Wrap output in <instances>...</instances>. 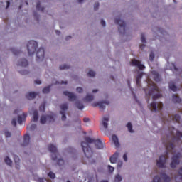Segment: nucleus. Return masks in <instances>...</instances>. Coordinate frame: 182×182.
Listing matches in <instances>:
<instances>
[{"mask_svg": "<svg viewBox=\"0 0 182 182\" xmlns=\"http://www.w3.org/2000/svg\"><path fill=\"white\" fill-rule=\"evenodd\" d=\"M145 47H146V45L142 44L140 46V49H144Z\"/></svg>", "mask_w": 182, "mask_h": 182, "instance_id": "obj_63", "label": "nucleus"}, {"mask_svg": "<svg viewBox=\"0 0 182 182\" xmlns=\"http://www.w3.org/2000/svg\"><path fill=\"white\" fill-rule=\"evenodd\" d=\"M39 182H49L46 178H39Z\"/></svg>", "mask_w": 182, "mask_h": 182, "instance_id": "obj_54", "label": "nucleus"}, {"mask_svg": "<svg viewBox=\"0 0 182 182\" xmlns=\"http://www.w3.org/2000/svg\"><path fill=\"white\" fill-rule=\"evenodd\" d=\"M4 161L8 166H12V161L8 156L5 158Z\"/></svg>", "mask_w": 182, "mask_h": 182, "instance_id": "obj_34", "label": "nucleus"}, {"mask_svg": "<svg viewBox=\"0 0 182 182\" xmlns=\"http://www.w3.org/2000/svg\"><path fill=\"white\" fill-rule=\"evenodd\" d=\"M48 150L51 154L52 160H58V156H59V153L58 152L57 148L53 144L48 145Z\"/></svg>", "mask_w": 182, "mask_h": 182, "instance_id": "obj_8", "label": "nucleus"}, {"mask_svg": "<svg viewBox=\"0 0 182 182\" xmlns=\"http://www.w3.org/2000/svg\"><path fill=\"white\" fill-rule=\"evenodd\" d=\"M131 65H132V66H137L138 69H139V70H143V69H146V66H144V65L141 64V63H140L139 60H137L136 59H133L132 60Z\"/></svg>", "mask_w": 182, "mask_h": 182, "instance_id": "obj_14", "label": "nucleus"}, {"mask_svg": "<svg viewBox=\"0 0 182 182\" xmlns=\"http://www.w3.org/2000/svg\"><path fill=\"white\" fill-rule=\"evenodd\" d=\"M182 158L181 153H177L171 158V162L170 164L171 168H176L178 164H180V159Z\"/></svg>", "mask_w": 182, "mask_h": 182, "instance_id": "obj_5", "label": "nucleus"}, {"mask_svg": "<svg viewBox=\"0 0 182 182\" xmlns=\"http://www.w3.org/2000/svg\"><path fill=\"white\" fill-rule=\"evenodd\" d=\"M35 83H36V85H41V83H42V82H41V80H35Z\"/></svg>", "mask_w": 182, "mask_h": 182, "instance_id": "obj_59", "label": "nucleus"}, {"mask_svg": "<svg viewBox=\"0 0 182 182\" xmlns=\"http://www.w3.org/2000/svg\"><path fill=\"white\" fill-rule=\"evenodd\" d=\"M143 75H144L143 73H139V74L137 75L136 79H139V80H141V78L143 77Z\"/></svg>", "mask_w": 182, "mask_h": 182, "instance_id": "obj_52", "label": "nucleus"}, {"mask_svg": "<svg viewBox=\"0 0 182 182\" xmlns=\"http://www.w3.org/2000/svg\"><path fill=\"white\" fill-rule=\"evenodd\" d=\"M151 112H157V104L156 102H151L149 107Z\"/></svg>", "mask_w": 182, "mask_h": 182, "instance_id": "obj_28", "label": "nucleus"}, {"mask_svg": "<svg viewBox=\"0 0 182 182\" xmlns=\"http://www.w3.org/2000/svg\"><path fill=\"white\" fill-rule=\"evenodd\" d=\"M19 73H21V75H28V73H29V71L26 70H23L19 71Z\"/></svg>", "mask_w": 182, "mask_h": 182, "instance_id": "obj_48", "label": "nucleus"}, {"mask_svg": "<svg viewBox=\"0 0 182 182\" xmlns=\"http://www.w3.org/2000/svg\"><path fill=\"white\" fill-rule=\"evenodd\" d=\"M11 124L12 126H14V127H16V119H13L11 121Z\"/></svg>", "mask_w": 182, "mask_h": 182, "instance_id": "obj_50", "label": "nucleus"}, {"mask_svg": "<svg viewBox=\"0 0 182 182\" xmlns=\"http://www.w3.org/2000/svg\"><path fill=\"white\" fill-rule=\"evenodd\" d=\"M50 92V86L46 87L43 89V93L48 94Z\"/></svg>", "mask_w": 182, "mask_h": 182, "instance_id": "obj_38", "label": "nucleus"}, {"mask_svg": "<svg viewBox=\"0 0 182 182\" xmlns=\"http://www.w3.org/2000/svg\"><path fill=\"white\" fill-rule=\"evenodd\" d=\"M149 85H150V86H152V88L148 92V96H152L153 100L160 99V97H163V95L160 93V90L159 89V87H157V85L156 83L151 82V84L149 83Z\"/></svg>", "mask_w": 182, "mask_h": 182, "instance_id": "obj_2", "label": "nucleus"}, {"mask_svg": "<svg viewBox=\"0 0 182 182\" xmlns=\"http://www.w3.org/2000/svg\"><path fill=\"white\" fill-rule=\"evenodd\" d=\"M28 116V114L23 113L22 116L19 115L18 117V124H21V123H23L26 120V117Z\"/></svg>", "mask_w": 182, "mask_h": 182, "instance_id": "obj_20", "label": "nucleus"}, {"mask_svg": "<svg viewBox=\"0 0 182 182\" xmlns=\"http://www.w3.org/2000/svg\"><path fill=\"white\" fill-rule=\"evenodd\" d=\"M116 25H119L120 28H118L119 33H126V22L120 19V17H117L114 19Z\"/></svg>", "mask_w": 182, "mask_h": 182, "instance_id": "obj_6", "label": "nucleus"}, {"mask_svg": "<svg viewBox=\"0 0 182 182\" xmlns=\"http://www.w3.org/2000/svg\"><path fill=\"white\" fill-rule=\"evenodd\" d=\"M94 97L92 95H87L85 98L84 100L85 102H92V100H93Z\"/></svg>", "mask_w": 182, "mask_h": 182, "instance_id": "obj_31", "label": "nucleus"}, {"mask_svg": "<svg viewBox=\"0 0 182 182\" xmlns=\"http://www.w3.org/2000/svg\"><path fill=\"white\" fill-rule=\"evenodd\" d=\"M127 127L128 128L129 133H133V126L132 125V123L128 122L127 124Z\"/></svg>", "mask_w": 182, "mask_h": 182, "instance_id": "obj_35", "label": "nucleus"}, {"mask_svg": "<svg viewBox=\"0 0 182 182\" xmlns=\"http://www.w3.org/2000/svg\"><path fill=\"white\" fill-rule=\"evenodd\" d=\"M36 48H38V42L31 40L27 44V49L28 52V55L32 56L36 51Z\"/></svg>", "mask_w": 182, "mask_h": 182, "instance_id": "obj_4", "label": "nucleus"}, {"mask_svg": "<svg viewBox=\"0 0 182 182\" xmlns=\"http://www.w3.org/2000/svg\"><path fill=\"white\" fill-rule=\"evenodd\" d=\"M168 121L174 122L175 123H180V115L176 114L174 116H169Z\"/></svg>", "mask_w": 182, "mask_h": 182, "instance_id": "obj_17", "label": "nucleus"}, {"mask_svg": "<svg viewBox=\"0 0 182 182\" xmlns=\"http://www.w3.org/2000/svg\"><path fill=\"white\" fill-rule=\"evenodd\" d=\"M169 89L173 92H177V87L174 83H169Z\"/></svg>", "mask_w": 182, "mask_h": 182, "instance_id": "obj_32", "label": "nucleus"}, {"mask_svg": "<svg viewBox=\"0 0 182 182\" xmlns=\"http://www.w3.org/2000/svg\"><path fill=\"white\" fill-rule=\"evenodd\" d=\"M159 110H163V102H159L157 105Z\"/></svg>", "mask_w": 182, "mask_h": 182, "instance_id": "obj_47", "label": "nucleus"}, {"mask_svg": "<svg viewBox=\"0 0 182 182\" xmlns=\"http://www.w3.org/2000/svg\"><path fill=\"white\" fill-rule=\"evenodd\" d=\"M151 75L154 76V80L155 82H161V77L160 76V74L156 70L151 71Z\"/></svg>", "mask_w": 182, "mask_h": 182, "instance_id": "obj_18", "label": "nucleus"}, {"mask_svg": "<svg viewBox=\"0 0 182 182\" xmlns=\"http://www.w3.org/2000/svg\"><path fill=\"white\" fill-rule=\"evenodd\" d=\"M136 85L137 86L140 87V80H139L138 78H136Z\"/></svg>", "mask_w": 182, "mask_h": 182, "instance_id": "obj_62", "label": "nucleus"}, {"mask_svg": "<svg viewBox=\"0 0 182 182\" xmlns=\"http://www.w3.org/2000/svg\"><path fill=\"white\" fill-rule=\"evenodd\" d=\"M11 50L12 53H14L16 56L19 55V53H21V51L18 50H16V48H11Z\"/></svg>", "mask_w": 182, "mask_h": 182, "instance_id": "obj_39", "label": "nucleus"}, {"mask_svg": "<svg viewBox=\"0 0 182 182\" xmlns=\"http://www.w3.org/2000/svg\"><path fill=\"white\" fill-rule=\"evenodd\" d=\"M141 41L142 43H146V37L144 36V33L141 34Z\"/></svg>", "mask_w": 182, "mask_h": 182, "instance_id": "obj_46", "label": "nucleus"}, {"mask_svg": "<svg viewBox=\"0 0 182 182\" xmlns=\"http://www.w3.org/2000/svg\"><path fill=\"white\" fill-rule=\"evenodd\" d=\"M10 5H11V2H9V1H6V9H8V8H9V6H10Z\"/></svg>", "mask_w": 182, "mask_h": 182, "instance_id": "obj_60", "label": "nucleus"}, {"mask_svg": "<svg viewBox=\"0 0 182 182\" xmlns=\"http://www.w3.org/2000/svg\"><path fill=\"white\" fill-rule=\"evenodd\" d=\"M60 109L61 110L60 113L62 114L61 120H63V122H65V120H66V110H68V103L62 104L60 106Z\"/></svg>", "mask_w": 182, "mask_h": 182, "instance_id": "obj_9", "label": "nucleus"}, {"mask_svg": "<svg viewBox=\"0 0 182 182\" xmlns=\"http://www.w3.org/2000/svg\"><path fill=\"white\" fill-rule=\"evenodd\" d=\"M70 68V65H66V64H64V65H62L59 67V69L60 70H63L65 69H69Z\"/></svg>", "mask_w": 182, "mask_h": 182, "instance_id": "obj_36", "label": "nucleus"}, {"mask_svg": "<svg viewBox=\"0 0 182 182\" xmlns=\"http://www.w3.org/2000/svg\"><path fill=\"white\" fill-rule=\"evenodd\" d=\"M95 75L96 73H95V71L92 70H90L87 73V76H89L90 77H95Z\"/></svg>", "mask_w": 182, "mask_h": 182, "instance_id": "obj_37", "label": "nucleus"}, {"mask_svg": "<svg viewBox=\"0 0 182 182\" xmlns=\"http://www.w3.org/2000/svg\"><path fill=\"white\" fill-rule=\"evenodd\" d=\"M89 120H90L89 118H86V117H85V118L83 119V122H84L85 123H87V122H89Z\"/></svg>", "mask_w": 182, "mask_h": 182, "instance_id": "obj_61", "label": "nucleus"}, {"mask_svg": "<svg viewBox=\"0 0 182 182\" xmlns=\"http://www.w3.org/2000/svg\"><path fill=\"white\" fill-rule=\"evenodd\" d=\"M105 105H109V101L97 102L95 104H93L92 106L94 107L99 106V107L101 110H105L106 109V106H105Z\"/></svg>", "mask_w": 182, "mask_h": 182, "instance_id": "obj_16", "label": "nucleus"}, {"mask_svg": "<svg viewBox=\"0 0 182 182\" xmlns=\"http://www.w3.org/2000/svg\"><path fill=\"white\" fill-rule=\"evenodd\" d=\"M46 120H49L50 123L52 122H55V117H53V115H43L40 119V122L41 123V124H45V123H46Z\"/></svg>", "mask_w": 182, "mask_h": 182, "instance_id": "obj_12", "label": "nucleus"}, {"mask_svg": "<svg viewBox=\"0 0 182 182\" xmlns=\"http://www.w3.org/2000/svg\"><path fill=\"white\" fill-rule=\"evenodd\" d=\"M108 170H109V171H110V173H113V171H114V167L109 165L108 166Z\"/></svg>", "mask_w": 182, "mask_h": 182, "instance_id": "obj_49", "label": "nucleus"}, {"mask_svg": "<svg viewBox=\"0 0 182 182\" xmlns=\"http://www.w3.org/2000/svg\"><path fill=\"white\" fill-rule=\"evenodd\" d=\"M45 106H46V103L43 102L41 105L40 107H39V110L40 112H45Z\"/></svg>", "mask_w": 182, "mask_h": 182, "instance_id": "obj_40", "label": "nucleus"}, {"mask_svg": "<svg viewBox=\"0 0 182 182\" xmlns=\"http://www.w3.org/2000/svg\"><path fill=\"white\" fill-rule=\"evenodd\" d=\"M149 60L151 62H153L154 60V53L151 52V53L149 55Z\"/></svg>", "mask_w": 182, "mask_h": 182, "instance_id": "obj_44", "label": "nucleus"}, {"mask_svg": "<svg viewBox=\"0 0 182 182\" xmlns=\"http://www.w3.org/2000/svg\"><path fill=\"white\" fill-rule=\"evenodd\" d=\"M161 177L164 180V182H170L171 181V179L166 174V173L164 171L161 173ZM161 178L159 176H154L152 182H161Z\"/></svg>", "mask_w": 182, "mask_h": 182, "instance_id": "obj_7", "label": "nucleus"}, {"mask_svg": "<svg viewBox=\"0 0 182 182\" xmlns=\"http://www.w3.org/2000/svg\"><path fill=\"white\" fill-rule=\"evenodd\" d=\"M27 129H28V130H35V129H36V124H31L27 127Z\"/></svg>", "mask_w": 182, "mask_h": 182, "instance_id": "obj_42", "label": "nucleus"}, {"mask_svg": "<svg viewBox=\"0 0 182 182\" xmlns=\"http://www.w3.org/2000/svg\"><path fill=\"white\" fill-rule=\"evenodd\" d=\"M172 102H173V103H181V99L180 97L177 96L176 95H173Z\"/></svg>", "mask_w": 182, "mask_h": 182, "instance_id": "obj_25", "label": "nucleus"}, {"mask_svg": "<svg viewBox=\"0 0 182 182\" xmlns=\"http://www.w3.org/2000/svg\"><path fill=\"white\" fill-rule=\"evenodd\" d=\"M28 60L23 58L18 61V66H22L23 68H26L28 66Z\"/></svg>", "mask_w": 182, "mask_h": 182, "instance_id": "obj_22", "label": "nucleus"}, {"mask_svg": "<svg viewBox=\"0 0 182 182\" xmlns=\"http://www.w3.org/2000/svg\"><path fill=\"white\" fill-rule=\"evenodd\" d=\"M112 141L116 147H120V144L119 143V138H117V136L112 135Z\"/></svg>", "mask_w": 182, "mask_h": 182, "instance_id": "obj_23", "label": "nucleus"}, {"mask_svg": "<svg viewBox=\"0 0 182 182\" xmlns=\"http://www.w3.org/2000/svg\"><path fill=\"white\" fill-rule=\"evenodd\" d=\"M58 166H63L65 164V161L62 159H59L57 161Z\"/></svg>", "mask_w": 182, "mask_h": 182, "instance_id": "obj_41", "label": "nucleus"}, {"mask_svg": "<svg viewBox=\"0 0 182 182\" xmlns=\"http://www.w3.org/2000/svg\"><path fill=\"white\" fill-rule=\"evenodd\" d=\"M101 25L102 26H106V21H105L104 20H101Z\"/></svg>", "mask_w": 182, "mask_h": 182, "instance_id": "obj_57", "label": "nucleus"}, {"mask_svg": "<svg viewBox=\"0 0 182 182\" xmlns=\"http://www.w3.org/2000/svg\"><path fill=\"white\" fill-rule=\"evenodd\" d=\"M76 90H77V92L78 93H82V92H83V88H82V87H77Z\"/></svg>", "mask_w": 182, "mask_h": 182, "instance_id": "obj_53", "label": "nucleus"}, {"mask_svg": "<svg viewBox=\"0 0 182 182\" xmlns=\"http://www.w3.org/2000/svg\"><path fill=\"white\" fill-rule=\"evenodd\" d=\"M167 161V156L162 155L159 157V160L157 161L156 165L159 168H164L166 167V162Z\"/></svg>", "mask_w": 182, "mask_h": 182, "instance_id": "obj_11", "label": "nucleus"}, {"mask_svg": "<svg viewBox=\"0 0 182 182\" xmlns=\"http://www.w3.org/2000/svg\"><path fill=\"white\" fill-rule=\"evenodd\" d=\"M122 177L120 176V175H117L115 176V178H114V181L115 182H120L122 181Z\"/></svg>", "mask_w": 182, "mask_h": 182, "instance_id": "obj_43", "label": "nucleus"}, {"mask_svg": "<svg viewBox=\"0 0 182 182\" xmlns=\"http://www.w3.org/2000/svg\"><path fill=\"white\" fill-rule=\"evenodd\" d=\"M94 9L95 11H97V9H99V2H96L94 5Z\"/></svg>", "mask_w": 182, "mask_h": 182, "instance_id": "obj_51", "label": "nucleus"}, {"mask_svg": "<svg viewBox=\"0 0 182 182\" xmlns=\"http://www.w3.org/2000/svg\"><path fill=\"white\" fill-rule=\"evenodd\" d=\"M63 95H65V96H68V100L70 102H73V101L76 100V95L75 94H73V92H70L69 91H64Z\"/></svg>", "mask_w": 182, "mask_h": 182, "instance_id": "obj_15", "label": "nucleus"}, {"mask_svg": "<svg viewBox=\"0 0 182 182\" xmlns=\"http://www.w3.org/2000/svg\"><path fill=\"white\" fill-rule=\"evenodd\" d=\"M26 99H28V100H31V99H35L36 97V92H29L26 95Z\"/></svg>", "mask_w": 182, "mask_h": 182, "instance_id": "obj_27", "label": "nucleus"}, {"mask_svg": "<svg viewBox=\"0 0 182 182\" xmlns=\"http://www.w3.org/2000/svg\"><path fill=\"white\" fill-rule=\"evenodd\" d=\"M55 33H56V35H60V31L56 30V31H55Z\"/></svg>", "mask_w": 182, "mask_h": 182, "instance_id": "obj_64", "label": "nucleus"}, {"mask_svg": "<svg viewBox=\"0 0 182 182\" xmlns=\"http://www.w3.org/2000/svg\"><path fill=\"white\" fill-rule=\"evenodd\" d=\"M36 9L38 11H41V12H43V11H45V8L41 6V1H38L36 4Z\"/></svg>", "mask_w": 182, "mask_h": 182, "instance_id": "obj_33", "label": "nucleus"}, {"mask_svg": "<svg viewBox=\"0 0 182 182\" xmlns=\"http://www.w3.org/2000/svg\"><path fill=\"white\" fill-rule=\"evenodd\" d=\"M119 158V152H115L113 156H112L109 159L110 163L114 164L116 161H117V159Z\"/></svg>", "mask_w": 182, "mask_h": 182, "instance_id": "obj_21", "label": "nucleus"}, {"mask_svg": "<svg viewBox=\"0 0 182 182\" xmlns=\"http://www.w3.org/2000/svg\"><path fill=\"white\" fill-rule=\"evenodd\" d=\"M14 160L16 164V168H17V170H19V168H21V166H19V161H20L19 156L14 155Z\"/></svg>", "mask_w": 182, "mask_h": 182, "instance_id": "obj_24", "label": "nucleus"}, {"mask_svg": "<svg viewBox=\"0 0 182 182\" xmlns=\"http://www.w3.org/2000/svg\"><path fill=\"white\" fill-rule=\"evenodd\" d=\"M165 147L166 149V156L168 154V153H171V154H173L175 153L174 151V144L169 142L167 144H165Z\"/></svg>", "mask_w": 182, "mask_h": 182, "instance_id": "obj_13", "label": "nucleus"}, {"mask_svg": "<svg viewBox=\"0 0 182 182\" xmlns=\"http://www.w3.org/2000/svg\"><path fill=\"white\" fill-rule=\"evenodd\" d=\"M76 106H77V109H79V110H83V109H85V106L80 101H77L76 102Z\"/></svg>", "mask_w": 182, "mask_h": 182, "instance_id": "obj_30", "label": "nucleus"}, {"mask_svg": "<svg viewBox=\"0 0 182 182\" xmlns=\"http://www.w3.org/2000/svg\"><path fill=\"white\" fill-rule=\"evenodd\" d=\"M170 136L173 143H180V139L182 138V132L177 130L176 128L172 127L170 129Z\"/></svg>", "mask_w": 182, "mask_h": 182, "instance_id": "obj_3", "label": "nucleus"}, {"mask_svg": "<svg viewBox=\"0 0 182 182\" xmlns=\"http://www.w3.org/2000/svg\"><path fill=\"white\" fill-rule=\"evenodd\" d=\"M48 176V177H50V178H55L56 177L55 173L52 171L49 172Z\"/></svg>", "mask_w": 182, "mask_h": 182, "instance_id": "obj_45", "label": "nucleus"}, {"mask_svg": "<svg viewBox=\"0 0 182 182\" xmlns=\"http://www.w3.org/2000/svg\"><path fill=\"white\" fill-rule=\"evenodd\" d=\"M45 59V48H40L36 52V60L41 62Z\"/></svg>", "mask_w": 182, "mask_h": 182, "instance_id": "obj_10", "label": "nucleus"}, {"mask_svg": "<svg viewBox=\"0 0 182 182\" xmlns=\"http://www.w3.org/2000/svg\"><path fill=\"white\" fill-rule=\"evenodd\" d=\"M123 159L124 160V161H127V154H124Z\"/></svg>", "mask_w": 182, "mask_h": 182, "instance_id": "obj_56", "label": "nucleus"}, {"mask_svg": "<svg viewBox=\"0 0 182 182\" xmlns=\"http://www.w3.org/2000/svg\"><path fill=\"white\" fill-rule=\"evenodd\" d=\"M85 140L86 142L82 141L81 143V146L82 148V151L85 154V156L87 159H90L93 156V150H92V148L90 146H89V144L94 143L96 149L98 150H102V149H104L105 144L102 142V140L97 139H93L89 136H86L85 138Z\"/></svg>", "mask_w": 182, "mask_h": 182, "instance_id": "obj_1", "label": "nucleus"}, {"mask_svg": "<svg viewBox=\"0 0 182 182\" xmlns=\"http://www.w3.org/2000/svg\"><path fill=\"white\" fill-rule=\"evenodd\" d=\"M122 166H123V161H119L118 163V168H120V167H122Z\"/></svg>", "mask_w": 182, "mask_h": 182, "instance_id": "obj_58", "label": "nucleus"}, {"mask_svg": "<svg viewBox=\"0 0 182 182\" xmlns=\"http://www.w3.org/2000/svg\"><path fill=\"white\" fill-rule=\"evenodd\" d=\"M109 117H103L102 126H104L105 129H107V127H108L107 122H109Z\"/></svg>", "mask_w": 182, "mask_h": 182, "instance_id": "obj_26", "label": "nucleus"}, {"mask_svg": "<svg viewBox=\"0 0 182 182\" xmlns=\"http://www.w3.org/2000/svg\"><path fill=\"white\" fill-rule=\"evenodd\" d=\"M5 136H6V137H11V132H5Z\"/></svg>", "mask_w": 182, "mask_h": 182, "instance_id": "obj_55", "label": "nucleus"}, {"mask_svg": "<svg viewBox=\"0 0 182 182\" xmlns=\"http://www.w3.org/2000/svg\"><path fill=\"white\" fill-rule=\"evenodd\" d=\"M38 119H39V114L38 113V110H34L33 113V121L38 122Z\"/></svg>", "mask_w": 182, "mask_h": 182, "instance_id": "obj_29", "label": "nucleus"}, {"mask_svg": "<svg viewBox=\"0 0 182 182\" xmlns=\"http://www.w3.org/2000/svg\"><path fill=\"white\" fill-rule=\"evenodd\" d=\"M30 141H31V136H29V134H25L22 146L23 147L28 146V144H29Z\"/></svg>", "mask_w": 182, "mask_h": 182, "instance_id": "obj_19", "label": "nucleus"}]
</instances>
